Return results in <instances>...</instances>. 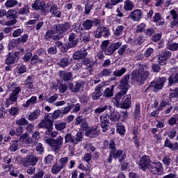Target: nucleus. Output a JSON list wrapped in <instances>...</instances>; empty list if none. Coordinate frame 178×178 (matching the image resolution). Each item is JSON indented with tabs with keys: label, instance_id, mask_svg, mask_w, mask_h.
Returning a JSON list of instances; mask_svg holds the SVG:
<instances>
[{
	"label": "nucleus",
	"instance_id": "50",
	"mask_svg": "<svg viewBox=\"0 0 178 178\" xmlns=\"http://www.w3.org/2000/svg\"><path fill=\"white\" fill-rule=\"evenodd\" d=\"M27 40H29V34H24L22 37L19 38L17 40H15V44H24V42H27Z\"/></svg>",
	"mask_w": 178,
	"mask_h": 178
},
{
	"label": "nucleus",
	"instance_id": "61",
	"mask_svg": "<svg viewBox=\"0 0 178 178\" xmlns=\"http://www.w3.org/2000/svg\"><path fill=\"white\" fill-rule=\"evenodd\" d=\"M68 161H69V157L67 156L60 158L59 160L60 163L59 164L60 166L63 168L67 164Z\"/></svg>",
	"mask_w": 178,
	"mask_h": 178
},
{
	"label": "nucleus",
	"instance_id": "2",
	"mask_svg": "<svg viewBox=\"0 0 178 178\" xmlns=\"http://www.w3.org/2000/svg\"><path fill=\"white\" fill-rule=\"evenodd\" d=\"M149 76V71L147 67H140L138 72H133L131 80L137 84L141 85L144 84V81L148 79Z\"/></svg>",
	"mask_w": 178,
	"mask_h": 178
},
{
	"label": "nucleus",
	"instance_id": "54",
	"mask_svg": "<svg viewBox=\"0 0 178 178\" xmlns=\"http://www.w3.org/2000/svg\"><path fill=\"white\" fill-rule=\"evenodd\" d=\"M8 113L11 115V116H17V115H19V107H11L9 110H8Z\"/></svg>",
	"mask_w": 178,
	"mask_h": 178
},
{
	"label": "nucleus",
	"instance_id": "48",
	"mask_svg": "<svg viewBox=\"0 0 178 178\" xmlns=\"http://www.w3.org/2000/svg\"><path fill=\"white\" fill-rule=\"evenodd\" d=\"M124 30V26H123L122 25L118 26L115 31H114V35H115V37H119V35H122V34H123Z\"/></svg>",
	"mask_w": 178,
	"mask_h": 178
},
{
	"label": "nucleus",
	"instance_id": "20",
	"mask_svg": "<svg viewBox=\"0 0 178 178\" xmlns=\"http://www.w3.org/2000/svg\"><path fill=\"white\" fill-rule=\"evenodd\" d=\"M39 129H48L51 127H54V123L48 118H44L41 121L38 125Z\"/></svg>",
	"mask_w": 178,
	"mask_h": 178
},
{
	"label": "nucleus",
	"instance_id": "42",
	"mask_svg": "<svg viewBox=\"0 0 178 178\" xmlns=\"http://www.w3.org/2000/svg\"><path fill=\"white\" fill-rule=\"evenodd\" d=\"M127 118H129V113L127 112V109L121 110L120 113V119L121 122H126V120H127Z\"/></svg>",
	"mask_w": 178,
	"mask_h": 178
},
{
	"label": "nucleus",
	"instance_id": "13",
	"mask_svg": "<svg viewBox=\"0 0 178 178\" xmlns=\"http://www.w3.org/2000/svg\"><path fill=\"white\" fill-rule=\"evenodd\" d=\"M129 80H130V75L127 74L124 76H123L120 82V88L122 91H126V93H127V90L130 88V86L129 85Z\"/></svg>",
	"mask_w": 178,
	"mask_h": 178
},
{
	"label": "nucleus",
	"instance_id": "22",
	"mask_svg": "<svg viewBox=\"0 0 178 178\" xmlns=\"http://www.w3.org/2000/svg\"><path fill=\"white\" fill-rule=\"evenodd\" d=\"M41 113V110L39 108H36L33 112L32 113H28L26 118L29 122H34V120L38 119V117L40 116Z\"/></svg>",
	"mask_w": 178,
	"mask_h": 178
},
{
	"label": "nucleus",
	"instance_id": "55",
	"mask_svg": "<svg viewBox=\"0 0 178 178\" xmlns=\"http://www.w3.org/2000/svg\"><path fill=\"white\" fill-rule=\"evenodd\" d=\"M155 33H156V31H155V29L152 28H149L145 31V35L151 38V37H152L154 34H155Z\"/></svg>",
	"mask_w": 178,
	"mask_h": 178
},
{
	"label": "nucleus",
	"instance_id": "58",
	"mask_svg": "<svg viewBox=\"0 0 178 178\" xmlns=\"http://www.w3.org/2000/svg\"><path fill=\"white\" fill-rule=\"evenodd\" d=\"M103 37L109 38L111 37V29L106 26H103Z\"/></svg>",
	"mask_w": 178,
	"mask_h": 178
},
{
	"label": "nucleus",
	"instance_id": "28",
	"mask_svg": "<svg viewBox=\"0 0 178 178\" xmlns=\"http://www.w3.org/2000/svg\"><path fill=\"white\" fill-rule=\"evenodd\" d=\"M123 2V0H107L104 8L106 9H113V6H116V5L121 3Z\"/></svg>",
	"mask_w": 178,
	"mask_h": 178
},
{
	"label": "nucleus",
	"instance_id": "29",
	"mask_svg": "<svg viewBox=\"0 0 178 178\" xmlns=\"http://www.w3.org/2000/svg\"><path fill=\"white\" fill-rule=\"evenodd\" d=\"M81 38H77L76 33H70L68 36V41L72 44V45H77L79 42H80V40Z\"/></svg>",
	"mask_w": 178,
	"mask_h": 178
},
{
	"label": "nucleus",
	"instance_id": "32",
	"mask_svg": "<svg viewBox=\"0 0 178 178\" xmlns=\"http://www.w3.org/2000/svg\"><path fill=\"white\" fill-rule=\"evenodd\" d=\"M134 8V3H133V1H130V0H126L124 2V10H125V12H130L131 10H133V8Z\"/></svg>",
	"mask_w": 178,
	"mask_h": 178
},
{
	"label": "nucleus",
	"instance_id": "52",
	"mask_svg": "<svg viewBox=\"0 0 178 178\" xmlns=\"http://www.w3.org/2000/svg\"><path fill=\"white\" fill-rule=\"evenodd\" d=\"M83 137H84V134L82 132H77L75 137H74L75 140V144H79V143H81L83 141Z\"/></svg>",
	"mask_w": 178,
	"mask_h": 178
},
{
	"label": "nucleus",
	"instance_id": "4",
	"mask_svg": "<svg viewBox=\"0 0 178 178\" xmlns=\"http://www.w3.org/2000/svg\"><path fill=\"white\" fill-rule=\"evenodd\" d=\"M44 141L49 144L54 151H59V149L63 145V137L58 136L56 139L48 138L47 136L44 138Z\"/></svg>",
	"mask_w": 178,
	"mask_h": 178
},
{
	"label": "nucleus",
	"instance_id": "27",
	"mask_svg": "<svg viewBox=\"0 0 178 178\" xmlns=\"http://www.w3.org/2000/svg\"><path fill=\"white\" fill-rule=\"evenodd\" d=\"M118 46H108V45H103L102 46V49H104V51L106 55H112L116 49H118Z\"/></svg>",
	"mask_w": 178,
	"mask_h": 178
},
{
	"label": "nucleus",
	"instance_id": "14",
	"mask_svg": "<svg viewBox=\"0 0 178 178\" xmlns=\"http://www.w3.org/2000/svg\"><path fill=\"white\" fill-rule=\"evenodd\" d=\"M172 56V52L170 51H163L160 54L159 56V65H161V66H163V65L166 64V60L169 59Z\"/></svg>",
	"mask_w": 178,
	"mask_h": 178
},
{
	"label": "nucleus",
	"instance_id": "64",
	"mask_svg": "<svg viewBox=\"0 0 178 178\" xmlns=\"http://www.w3.org/2000/svg\"><path fill=\"white\" fill-rule=\"evenodd\" d=\"M94 4L86 3L85 5V15H90L91 9H92Z\"/></svg>",
	"mask_w": 178,
	"mask_h": 178
},
{
	"label": "nucleus",
	"instance_id": "33",
	"mask_svg": "<svg viewBox=\"0 0 178 178\" xmlns=\"http://www.w3.org/2000/svg\"><path fill=\"white\" fill-rule=\"evenodd\" d=\"M52 34H58L57 28L55 27V25H52L51 30H48L45 34L46 40H51L52 38Z\"/></svg>",
	"mask_w": 178,
	"mask_h": 178
},
{
	"label": "nucleus",
	"instance_id": "21",
	"mask_svg": "<svg viewBox=\"0 0 178 178\" xmlns=\"http://www.w3.org/2000/svg\"><path fill=\"white\" fill-rule=\"evenodd\" d=\"M88 54V52H87V49L83 47L81 49L80 51H76L73 55V58L74 59L79 60V59H83V58H86Z\"/></svg>",
	"mask_w": 178,
	"mask_h": 178
},
{
	"label": "nucleus",
	"instance_id": "46",
	"mask_svg": "<svg viewBox=\"0 0 178 178\" xmlns=\"http://www.w3.org/2000/svg\"><path fill=\"white\" fill-rule=\"evenodd\" d=\"M29 13H30V7L29 5L24 6L18 11L19 15H29Z\"/></svg>",
	"mask_w": 178,
	"mask_h": 178
},
{
	"label": "nucleus",
	"instance_id": "35",
	"mask_svg": "<svg viewBox=\"0 0 178 178\" xmlns=\"http://www.w3.org/2000/svg\"><path fill=\"white\" fill-rule=\"evenodd\" d=\"M113 88L115 86H111L109 88L105 89L103 95L106 98H111V97H113Z\"/></svg>",
	"mask_w": 178,
	"mask_h": 178
},
{
	"label": "nucleus",
	"instance_id": "51",
	"mask_svg": "<svg viewBox=\"0 0 178 178\" xmlns=\"http://www.w3.org/2000/svg\"><path fill=\"white\" fill-rule=\"evenodd\" d=\"M145 41V38L144 37V35H140L138 38L134 39V42L135 45H137V44L138 45H141L142 44H143Z\"/></svg>",
	"mask_w": 178,
	"mask_h": 178
},
{
	"label": "nucleus",
	"instance_id": "34",
	"mask_svg": "<svg viewBox=\"0 0 178 178\" xmlns=\"http://www.w3.org/2000/svg\"><path fill=\"white\" fill-rule=\"evenodd\" d=\"M127 72V70L126 67H122L119 68L118 70H115L113 72V74L115 76V77H122L124 73Z\"/></svg>",
	"mask_w": 178,
	"mask_h": 178
},
{
	"label": "nucleus",
	"instance_id": "9",
	"mask_svg": "<svg viewBox=\"0 0 178 178\" xmlns=\"http://www.w3.org/2000/svg\"><path fill=\"white\" fill-rule=\"evenodd\" d=\"M149 169L153 175H161L162 172H163V168H162V163H161V162L152 163Z\"/></svg>",
	"mask_w": 178,
	"mask_h": 178
},
{
	"label": "nucleus",
	"instance_id": "25",
	"mask_svg": "<svg viewBox=\"0 0 178 178\" xmlns=\"http://www.w3.org/2000/svg\"><path fill=\"white\" fill-rule=\"evenodd\" d=\"M58 76L60 79H63L64 81H69L73 78V74H72V72H67L66 71H60L58 72Z\"/></svg>",
	"mask_w": 178,
	"mask_h": 178
},
{
	"label": "nucleus",
	"instance_id": "23",
	"mask_svg": "<svg viewBox=\"0 0 178 178\" xmlns=\"http://www.w3.org/2000/svg\"><path fill=\"white\" fill-rule=\"evenodd\" d=\"M37 96H32L29 99H28L24 104V107L26 109H32L37 104Z\"/></svg>",
	"mask_w": 178,
	"mask_h": 178
},
{
	"label": "nucleus",
	"instance_id": "26",
	"mask_svg": "<svg viewBox=\"0 0 178 178\" xmlns=\"http://www.w3.org/2000/svg\"><path fill=\"white\" fill-rule=\"evenodd\" d=\"M152 22L156 23V26H163V24H165V20H163V18H162L159 13L154 14Z\"/></svg>",
	"mask_w": 178,
	"mask_h": 178
},
{
	"label": "nucleus",
	"instance_id": "63",
	"mask_svg": "<svg viewBox=\"0 0 178 178\" xmlns=\"http://www.w3.org/2000/svg\"><path fill=\"white\" fill-rule=\"evenodd\" d=\"M140 104H136L135 106V111H134V116L135 118H140L141 116L140 113Z\"/></svg>",
	"mask_w": 178,
	"mask_h": 178
},
{
	"label": "nucleus",
	"instance_id": "24",
	"mask_svg": "<svg viewBox=\"0 0 178 178\" xmlns=\"http://www.w3.org/2000/svg\"><path fill=\"white\" fill-rule=\"evenodd\" d=\"M50 13L54 16V17H57L58 19H60L62 16V12L58 10V4H53L49 9Z\"/></svg>",
	"mask_w": 178,
	"mask_h": 178
},
{
	"label": "nucleus",
	"instance_id": "60",
	"mask_svg": "<svg viewBox=\"0 0 178 178\" xmlns=\"http://www.w3.org/2000/svg\"><path fill=\"white\" fill-rule=\"evenodd\" d=\"M161 38H162V33H154L152 36V41H153V42H158V41H159Z\"/></svg>",
	"mask_w": 178,
	"mask_h": 178
},
{
	"label": "nucleus",
	"instance_id": "15",
	"mask_svg": "<svg viewBox=\"0 0 178 178\" xmlns=\"http://www.w3.org/2000/svg\"><path fill=\"white\" fill-rule=\"evenodd\" d=\"M54 27L57 29V33L65 34V33H66V31L70 29V24L69 22H65L64 24H54Z\"/></svg>",
	"mask_w": 178,
	"mask_h": 178
},
{
	"label": "nucleus",
	"instance_id": "37",
	"mask_svg": "<svg viewBox=\"0 0 178 178\" xmlns=\"http://www.w3.org/2000/svg\"><path fill=\"white\" fill-rule=\"evenodd\" d=\"M98 130L94 128H89L86 131V136H87V137H95L96 136H98Z\"/></svg>",
	"mask_w": 178,
	"mask_h": 178
},
{
	"label": "nucleus",
	"instance_id": "19",
	"mask_svg": "<svg viewBox=\"0 0 178 178\" xmlns=\"http://www.w3.org/2000/svg\"><path fill=\"white\" fill-rule=\"evenodd\" d=\"M100 126L102 129H106L109 126V115L104 113L100 116Z\"/></svg>",
	"mask_w": 178,
	"mask_h": 178
},
{
	"label": "nucleus",
	"instance_id": "36",
	"mask_svg": "<svg viewBox=\"0 0 178 178\" xmlns=\"http://www.w3.org/2000/svg\"><path fill=\"white\" fill-rule=\"evenodd\" d=\"M112 73H113L112 69L106 68L99 72V76L100 77H109V76H112Z\"/></svg>",
	"mask_w": 178,
	"mask_h": 178
},
{
	"label": "nucleus",
	"instance_id": "38",
	"mask_svg": "<svg viewBox=\"0 0 178 178\" xmlns=\"http://www.w3.org/2000/svg\"><path fill=\"white\" fill-rule=\"evenodd\" d=\"M168 86H172L178 83V73L175 75H171L168 78Z\"/></svg>",
	"mask_w": 178,
	"mask_h": 178
},
{
	"label": "nucleus",
	"instance_id": "30",
	"mask_svg": "<svg viewBox=\"0 0 178 178\" xmlns=\"http://www.w3.org/2000/svg\"><path fill=\"white\" fill-rule=\"evenodd\" d=\"M68 88L71 90L72 92H74L76 94L80 91V88H81V83L79 82H76L75 84L70 83L68 84Z\"/></svg>",
	"mask_w": 178,
	"mask_h": 178
},
{
	"label": "nucleus",
	"instance_id": "56",
	"mask_svg": "<svg viewBox=\"0 0 178 178\" xmlns=\"http://www.w3.org/2000/svg\"><path fill=\"white\" fill-rule=\"evenodd\" d=\"M27 123H29V121L27 120H26L25 118H21L19 120H16V124L17 126H26V124H27Z\"/></svg>",
	"mask_w": 178,
	"mask_h": 178
},
{
	"label": "nucleus",
	"instance_id": "17",
	"mask_svg": "<svg viewBox=\"0 0 178 178\" xmlns=\"http://www.w3.org/2000/svg\"><path fill=\"white\" fill-rule=\"evenodd\" d=\"M143 16V11L140 9L134 10L131 11L129 17L132 19L134 22H140Z\"/></svg>",
	"mask_w": 178,
	"mask_h": 178
},
{
	"label": "nucleus",
	"instance_id": "57",
	"mask_svg": "<svg viewBox=\"0 0 178 178\" xmlns=\"http://www.w3.org/2000/svg\"><path fill=\"white\" fill-rule=\"evenodd\" d=\"M170 98L178 99V88H175V90L170 89Z\"/></svg>",
	"mask_w": 178,
	"mask_h": 178
},
{
	"label": "nucleus",
	"instance_id": "43",
	"mask_svg": "<svg viewBox=\"0 0 178 178\" xmlns=\"http://www.w3.org/2000/svg\"><path fill=\"white\" fill-rule=\"evenodd\" d=\"M25 86L26 88L29 90H33L34 88V85L33 84V78L31 76H28L25 81Z\"/></svg>",
	"mask_w": 178,
	"mask_h": 178
},
{
	"label": "nucleus",
	"instance_id": "40",
	"mask_svg": "<svg viewBox=\"0 0 178 178\" xmlns=\"http://www.w3.org/2000/svg\"><path fill=\"white\" fill-rule=\"evenodd\" d=\"M63 168L58 163H55L51 168V173L53 175H58Z\"/></svg>",
	"mask_w": 178,
	"mask_h": 178
},
{
	"label": "nucleus",
	"instance_id": "59",
	"mask_svg": "<svg viewBox=\"0 0 178 178\" xmlns=\"http://www.w3.org/2000/svg\"><path fill=\"white\" fill-rule=\"evenodd\" d=\"M168 105H170L169 100L163 99L159 104V111H163V108H165V106H168Z\"/></svg>",
	"mask_w": 178,
	"mask_h": 178
},
{
	"label": "nucleus",
	"instance_id": "31",
	"mask_svg": "<svg viewBox=\"0 0 178 178\" xmlns=\"http://www.w3.org/2000/svg\"><path fill=\"white\" fill-rule=\"evenodd\" d=\"M94 26V20L86 19L83 22L82 26L83 27L84 31L91 30Z\"/></svg>",
	"mask_w": 178,
	"mask_h": 178
},
{
	"label": "nucleus",
	"instance_id": "8",
	"mask_svg": "<svg viewBox=\"0 0 178 178\" xmlns=\"http://www.w3.org/2000/svg\"><path fill=\"white\" fill-rule=\"evenodd\" d=\"M126 93V90H121L118 92L115 97L112 99L111 102H113V105L116 106V108H120L122 99H123V97Z\"/></svg>",
	"mask_w": 178,
	"mask_h": 178
},
{
	"label": "nucleus",
	"instance_id": "41",
	"mask_svg": "<svg viewBox=\"0 0 178 178\" xmlns=\"http://www.w3.org/2000/svg\"><path fill=\"white\" fill-rule=\"evenodd\" d=\"M116 132L121 136H124V133H126V127L123 126L121 123H118L116 124Z\"/></svg>",
	"mask_w": 178,
	"mask_h": 178
},
{
	"label": "nucleus",
	"instance_id": "1",
	"mask_svg": "<svg viewBox=\"0 0 178 178\" xmlns=\"http://www.w3.org/2000/svg\"><path fill=\"white\" fill-rule=\"evenodd\" d=\"M104 145H108L110 149L108 159L104 161V165H111L112 161L114 159H118L119 162L122 163L124 159H126V154L123 152V150L116 149V144L115 141L111 140L109 142L104 141Z\"/></svg>",
	"mask_w": 178,
	"mask_h": 178
},
{
	"label": "nucleus",
	"instance_id": "47",
	"mask_svg": "<svg viewBox=\"0 0 178 178\" xmlns=\"http://www.w3.org/2000/svg\"><path fill=\"white\" fill-rule=\"evenodd\" d=\"M54 126L56 130L60 131L61 130H65V129H66V122H56Z\"/></svg>",
	"mask_w": 178,
	"mask_h": 178
},
{
	"label": "nucleus",
	"instance_id": "7",
	"mask_svg": "<svg viewBox=\"0 0 178 178\" xmlns=\"http://www.w3.org/2000/svg\"><path fill=\"white\" fill-rule=\"evenodd\" d=\"M151 164V160H149V156H143L138 162L139 168L142 169L143 170L149 169Z\"/></svg>",
	"mask_w": 178,
	"mask_h": 178
},
{
	"label": "nucleus",
	"instance_id": "5",
	"mask_svg": "<svg viewBox=\"0 0 178 178\" xmlns=\"http://www.w3.org/2000/svg\"><path fill=\"white\" fill-rule=\"evenodd\" d=\"M20 92H22V86H17L14 88L9 97L6 99V105L7 107H8L9 105H13V104L17 102V98H19Z\"/></svg>",
	"mask_w": 178,
	"mask_h": 178
},
{
	"label": "nucleus",
	"instance_id": "3",
	"mask_svg": "<svg viewBox=\"0 0 178 178\" xmlns=\"http://www.w3.org/2000/svg\"><path fill=\"white\" fill-rule=\"evenodd\" d=\"M106 109H109L110 111V115H108V118L111 122H118L119 119H120L119 112L114 111L113 108H112V106L111 105L104 104L99 106V108H97L95 110V113H102V112H105Z\"/></svg>",
	"mask_w": 178,
	"mask_h": 178
},
{
	"label": "nucleus",
	"instance_id": "6",
	"mask_svg": "<svg viewBox=\"0 0 178 178\" xmlns=\"http://www.w3.org/2000/svg\"><path fill=\"white\" fill-rule=\"evenodd\" d=\"M166 83V77H157L149 85V87H152L155 92L158 90H162L163 86Z\"/></svg>",
	"mask_w": 178,
	"mask_h": 178
},
{
	"label": "nucleus",
	"instance_id": "44",
	"mask_svg": "<svg viewBox=\"0 0 178 178\" xmlns=\"http://www.w3.org/2000/svg\"><path fill=\"white\" fill-rule=\"evenodd\" d=\"M95 38H101L103 37V26L97 27V30L94 31Z\"/></svg>",
	"mask_w": 178,
	"mask_h": 178
},
{
	"label": "nucleus",
	"instance_id": "18",
	"mask_svg": "<svg viewBox=\"0 0 178 178\" xmlns=\"http://www.w3.org/2000/svg\"><path fill=\"white\" fill-rule=\"evenodd\" d=\"M37 162H38V158L34 154L27 155L25 159V163L32 166L37 165Z\"/></svg>",
	"mask_w": 178,
	"mask_h": 178
},
{
	"label": "nucleus",
	"instance_id": "49",
	"mask_svg": "<svg viewBox=\"0 0 178 178\" xmlns=\"http://www.w3.org/2000/svg\"><path fill=\"white\" fill-rule=\"evenodd\" d=\"M40 52L42 54H39L38 59L34 62V63H42V62H44V59L45 56H47V54L44 50H40Z\"/></svg>",
	"mask_w": 178,
	"mask_h": 178
},
{
	"label": "nucleus",
	"instance_id": "45",
	"mask_svg": "<svg viewBox=\"0 0 178 178\" xmlns=\"http://www.w3.org/2000/svg\"><path fill=\"white\" fill-rule=\"evenodd\" d=\"M65 142L71 143V144H76V140H74V136H72V134H67L65 136Z\"/></svg>",
	"mask_w": 178,
	"mask_h": 178
},
{
	"label": "nucleus",
	"instance_id": "62",
	"mask_svg": "<svg viewBox=\"0 0 178 178\" xmlns=\"http://www.w3.org/2000/svg\"><path fill=\"white\" fill-rule=\"evenodd\" d=\"M16 5H17V0H7L6 2V6H7V8H13V6H16Z\"/></svg>",
	"mask_w": 178,
	"mask_h": 178
},
{
	"label": "nucleus",
	"instance_id": "11",
	"mask_svg": "<svg viewBox=\"0 0 178 178\" xmlns=\"http://www.w3.org/2000/svg\"><path fill=\"white\" fill-rule=\"evenodd\" d=\"M121 109H130L131 108V95H127L122 97L120 107Z\"/></svg>",
	"mask_w": 178,
	"mask_h": 178
},
{
	"label": "nucleus",
	"instance_id": "39",
	"mask_svg": "<svg viewBox=\"0 0 178 178\" xmlns=\"http://www.w3.org/2000/svg\"><path fill=\"white\" fill-rule=\"evenodd\" d=\"M69 63H70L69 58L64 57L57 63V65L60 67H67V66H69Z\"/></svg>",
	"mask_w": 178,
	"mask_h": 178
},
{
	"label": "nucleus",
	"instance_id": "53",
	"mask_svg": "<svg viewBox=\"0 0 178 178\" xmlns=\"http://www.w3.org/2000/svg\"><path fill=\"white\" fill-rule=\"evenodd\" d=\"M146 28L147 24H145V23H141L137 26L136 33H145Z\"/></svg>",
	"mask_w": 178,
	"mask_h": 178
},
{
	"label": "nucleus",
	"instance_id": "16",
	"mask_svg": "<svg viewBox=\"0 0 178 178\" xmlns=\"http://www.w3.org/2000/svg\"><path fill=\"white\" fill-rule=\"evenodd\" d=\"M17 56H19V52L17 51H15L14 54L8 53V55L5 60L6 65H8V66L15 65V62H16V58H17Z\"/></svg>",
	"mask_w": 178,
	"mask_h": 178
},
{
	"label": "nucleus",
	"instance_id": "10",
	"mask_svg": "<svg viewBox=\"0 0 178 178\" xmlns=\"http://www.w3.org/2000/svg\"><path fill=\"white\" fill-rule=\"evenodd\" d=\"M32 8L35 10H40L42 15H45L47 13V9L45 8V2L44 1L35 0V2L32 3Z\"/></svg>",
	"mask_w": 178,
	"mask_h": 178
},
{
	"label": "nucleus",
	"instance_id": "12",
	"mask_svg": "<svg viewBox=\"0 0 178 178\" xmlns=\"http://www.w3.org/2000/svg\"><path fill=\"white\" fill-rule=\"evenodd\" d=\"M104 86H105L104 83H99L96 86L95 92L91 95L92 99L93 101H97L101 98L102 95V92L101 90H102Z\"/></svg>",
	"mask_w": 178,
	"mask_h": 178
}]
</instances>
